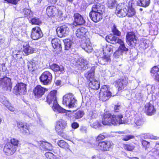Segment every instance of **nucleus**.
<instances>
[{"instance_id": "nucleus-32", "label": "nucleus", "mask_w": 159, "mask_h": 159, "mask_svg": "<svg viewBox=\"0 0 159 159\" xmlns=\"http://www.w3.org/2000/svg\"><path fill=\"white\" fill-rule=\"evenodd\" d=\"M82 48L88 53L91 52L93 50L91 43L89 42H86L82 45Z\"/></svg>"}, {"instance_id": "nucleus-39", "label": "nucleus", "mask_w": 159, "mask_h": 159, "mask_svg": "<svg viewBox=\"0 0 159 159\" xmlns=\"http://www.w3.org/2000/svg\"><path fill=\"white\" fill-rule=\"evenodd\" d=\"M84 115V113L82 111L78 110L75 112L73 116L76 119L81 118Z\"/></svg>"}, {"instance_id": "nucleus-47", "label": "nucleus", "mask_w": 159, "mask_h": 159, "mask_svg": "<svg viewBox=\"0 0 159 159\" xmlns=\"http://www.w3.org/2000/svg\"><path fill=\"white\" fill-rule=\"evenodd\" d=\"M10 143L13 145V147H15V148H16L17 149L18 145L19 143V141L18 140L16 139L13 138L11 140V142H10Z\"/></svg>"}, {"instance_id": "nucleus-45", "label": "nucleus", "mask_w": 159, "mask_h": 159, "mask_svg": "<svg viewBox=\"0 0 159 159\" xmlns=\"http://www.w3.org/2000/svg\"><path fill=\"white\" fill-rule=\"evenodd\" d=\"M112 31L114 35H117L119 36L120 35V32L116 28V26L115 25H114L113 26Z\"/></svg>"}, {"instance_id": "nucleus-5", "label": "nucleus", "mask_w": 159, "mask_h": 159, "mask_svg": "<svg viewBox=\"0 0 159 159\" xmlns=\"http://www.w3.org/2000/svg\"><path fill=\"white\" fill-rule=\"evenodd\" d=\"M99 94L100 100L103 102L107 100L112 95L109 86L106 85L102 87Z\"/></svg>"}, {"instance_id": "nucleus-23", "label": "nucleus", "mask_w": 159, "mask_h": 159, "mask_svg": "<svg viewBox=\"0 0 159 159\" xmlns=\"http://www.w3.org/2000/svg\"><path fill=\"white\" fill-rule=\"evenodd\" d=\"M79 60V63L78 64V67L79 70H84L88 68L89 65L86 60L80 58Z\"/></svg>"}, {"instance_id": "nucleus-60", "label": "nucleus", "mask_w": 159, "mask_h": 159, "mask_svg": "<svg viewBox=\"0 0 159 159\" xmlns=\"http://www.w3.org/2000/svg\"><path fill=\"white\" fill-rule=\"evenodd\" d=\"M71 127L74 129H76L79 127V124L76 122H74L71 124Z\"/></svg>"}, {"instance_id": "nucleus-11", "label": "nucleus", "mask_w": 159, "mask_h": 159, "mask_svg": "<svg viewBox=\"0 0 159 159\" xmlns=\"http://www.w3.org/2000/svg\"><path fill=\"white\" fill-rule=\"evenodd\" d=\"M43 36L40 28L38 26L33 28L31 30V38L34 40H38Z\"/></svg>"}, {"instance_id": "nucleus-61", "label": "nucleus", "mask_w": 159, "mask_h": 159, "mask_svg": "<svg viewBox=\"0 0 159 159\" xmlns=\"http://www.w3.org/2000/svg\"><path fill=\"white\" fill-rule=\"evenodd\" d=\"M5 1L9 3H11L14 4H16L19 0H5Z\"/></svg>"}, {"instance_id": "nucleus-53", "label": "nucleus", "mask_w": 159, "mask_h": 159, "mask_svg": "<svg viewBox=\"0 0 159 159\" xmlns=\"http://www.w3.org/2000/svg\"><path fill=\"white\" fill-rule=\"evenodd\" d=\"M122 55V52L121 51L118 49L116 51L114 54V55L115 57L118 58Z\"/></svg>"}, {"instance_id": "nucleus-48", "label": "nucleus", "mask_w": 159, "mask_h": 159, "mask_svg": "<svg viewBox=\"0 0 159 159\" xmlns=\"http://www.w3.org/2000/svg\"><path fill=\"white\" fill-rule=\"evenodd\" d=\"M134 136L133 135H125L123 136L122 139V140L124 141H127L130 139H134Z\"/></svg>"}, {"instance_id": "nucleus-37", "label": "nucleus", "mask_w": 159, "mask_h": 159, "mask_svg": "<svg viewBox=\"0 0 159 159\" xmlns=\"http://www.w3.org/2000/svg\"><path fill=\"white\" fill-rule=\"evenodd\" d=\"M23 14L25 17L27 18H31L33 17V14L31 10L25 8L23 9Z\"/></svg>"}, {"instance_id": "nucleus-31", "label": "nucleus", "mask_w": 159, "mask_h": 159, "mask_svg": "<svg viewBox=\"0 0 159 159\" xmlns=\"http://www.w3.org/2000/svg\"><path fill=\"white\" fill-rule=\"evenodd\" d=\"M89 86L92 89L97 90L99 88L100 83L98 81L94 79L90 81Z\"/></svg>"}, {"instance_id": "nucleus-64", "label": "nucleus", "mask_w": 159, "mask_h": 159, "mask_svg": "<svg viewBox=\"0 0 159 159\" xmlns=\"http://www.w3.org/2000/svg\"><path fill=\"white\" fill-rule=\"evenodd\" d=\"M120 108V105H115L114 107V110L115 112H117L118 111Z\"/></svg>"}, {"instance_id": "nucleus-17", "label": "nucleus", "mask_w": 159, "mask_h": 159, "mask_svg": "<svg viewBox=\"0 0 159 159\" xmlns=\"http://www.w3.org/2000/svg\"><path fill=\"white\" fill-rule=\"evenodd\" d=\"M16 149L13 146L10 142L7 143L4 146L3 151L6 155L9 156L13 154L16 151Z\"/></svg>"}, {"instance_id": "nucleus-44", "label": "nucleus", "mask_w": 159, "mask_h": 159, "mask_svg": "<svg viewBox=\"0 0 159 159\" xmlns=\"http://www.w3.org/2000/svg\"><path fill=\"white\" fill-rule=\"evenodd\" d=\"M124 148L128 151H132L135 148L134 144H126L124 145Z\"/></svg>"}, {"instance_id": "nucleus-36", "label": "nucleus", "mask_w": 159, "mask_h": 159, "mask_svg": "<svg viewBox=\"0 0 159 159\" xmlns=\"http://www.w3.org/2000/svg\"><path fill=\"white\" fill-rule=\"evenodd\" d=\"M65 49L68 50L73 44V42L70 39H66L64 40Z\"/></svg>"}, {"instance_id": "nucleus-6", "label": "nucleus", "mask_w": 159, "mask_h": 159, "mask_svg": "<svg viewBox=\"0 0 159 159\" xmlns=\"http://www.w3.org/2000/svg\"><path fill=\"white\" fill-rule=\"evenodd\" d=\"M67 126L66 121L60 119L57 121L55 127V130L58 134L65 139H66L67 137L64 135L63 131Z\"/></svg>"}, {"instance_id": "nucleus-40", "label": "nucleus", "mask_w": 159, "mask_h": 159, "mask_svg": "<svg viewBox=\"0 0 159 159\" xmlns=\"http://www.w3.org/2000/svg\"><path fill=\"white\" fill-rule=\"evenodd\" d=\"M97 116L96 112L95 111H90L89 115L88 116V119H90L89 121V122L91 123L93 122L92 119L95 118Z\"/></svg>"}, {"instance_id": "nucleus-19", "label": "nucleus", "mask_w": 159, "mask_h": 159, "mask_svg": "<svg viewBox=\"0 0 159 159\" xmlns=\"http://www.w3.org/2000/svg\"><path fill=\"white\" fill-rule=\"evenodd\" d=\"M17 126L21 132L23 134L28 135L30 134L29 127L26 124L21 122H18L17 123Z\"/></svg>"}, {"instance_id": "nucleus-63", "label": "nucleus", "mask_w": 159, "mask_h": 159, "mask_svg": "<svg viewBox=\"0 0 159 159\" xmlns=\"http://www.w3.org/2000/svg\"><path fill=\"white\" fill-rule=\"evenodd\" d=\"M136 99L138 100H140L142 98V95L141 93H139L136 94L135 95Z\"/></svg>"}, {"instance_id": "nucleus-29", "label": "nucleus", "mask_w": 159, "mask_h": 159, "mask_svg": "<svg viewBox=\"0 0 159 159\" xmlns=\"http://www.w3.org/2000/svg\"><path fill=\"white\" fill-rule=\"evenodd\" d=\"M145 107L148 115H152L155 113L156 110L152 105L148 103L145 105Z\"/></svg>"}, {"instance_id": "nucleus-38", "label": "nucleus", "mask_w": 159, "mask_h": 159, "mask_svg": "<svg viewBox=\"0 0 159 159\" xmlns=\"http://www.w3.org/2000/svg\"><path fill=\"white\" fill-rule=\"evenodd\" d=\"M85 76L89 81L94 79V71L92 70L85 74Z\"/></svg>"}, {"instance_id": "nucleus-41", "label": "nucleus", "mask_w": 159, "mask_h": 159, "mask_svg": "<svg viewBox=\"0 0 159 159\" xmlns=\"http://www.w3.org/2000/svg\"><path fill=\"white\" fill-rule=\"evenodd\" d=\"M118 43L120 44L118 49L120 50L122 52H126L128 51V49L125 47L124 42L121 39L119 42Z\"/></svg>"}, {"instance_id": "nucleus-10", "label": "nucleus", "mask_w": 159, "mask_h": 159, "mask_svg": "<svg viewBox=\"0 0 159 159\" xmlns=\"http://www.w3.org/2000/svg\"><path fill=\"white\" fill-rule=\"evenodd\" d=\"M52 75L48 71L44 72L39 78L41 82L44 85H47L51 82Z\"/></svg>"}, {"instance_id": "nucleus-30", "label": "nucleus", "mask_w": 159, "mask_h": 159, "mask_svg": "<svg viewBox=\"0 0 159 159\" xmlns=\"http://www.w3.org/2000/svg\"><path fill=\"white\" fill-rule=\"evenodd\" d=\"M23 48L24 52L27 55L33 53L36 51L35 48L31 47L28 44L25 45H24Z\"/></svg>"}, {"instance_id": "nucleus-16", "label": "nucleus", "mask_w": 159, "mask_h": 159, "mask_svg": "<svg viewBox=\"0 0 159 159\" xmlns=\"http://www.w3.org/2000/svg\"><path fill=\"white\" fill-rule=\"evenodd\" d=\"M99 57L100 64L102 65L108 64L111 62L110 54L106 52H104L102 54L100 55Z\"/></svg>"}, {"instance_id": "nucleus-62", "label": "nucleus", "mask_w": 159, "mask_h": 159, "mask_svg": "<svg viewBox=\"0 0 159 159\" xmlns=\"http://www.w3.org/2000/svg\"><path fill=\"white\" fill-rule=\"evenodd\" d=\"M5 65V64L4 63H0V72L4 71L6 70V68Z\"/></svg>"}, {"instance_id": "nucleus-8", "label": "nucleus", "mask_w": 159, "mask_h": 159, "mask_svg": "<svg viewBox=\"0 0 159 159\" xmlns=\"http://www.w3.org/2000/svg\"><path fill=\"white\" fill-rule=\"evenodd\" d=\"M0 86H2L4 90L11 91L12 87L11 80L7 77H5L0 79Z\"/></svg>"}, {"instance_id": "nucleus-9", "label": "nucleus", "mask_w": 159, "mask_h": 159, "mask_svg": "<svg viewBox=\"0 0 159 159\" xmlns=\"http://www.w3.org/2000/svg\"><path fill=\"white\" fill-rule=\"evenodd\" d=\"M13 92L16 95H23L26 93V85L22 83H18L14 87Z\"/></svg>"}, {"instance_id": "nucleus-50", "label": "nucleus", "mask_w": 159, "mask_h": 159, "mask_svg": "<svg viewBox=\"0 0 159 159\" xmlns=\"http://www.w3.org/2000/svg\"><path fill=\"white\" fill-rule=\"evenodd\" d=\"M158 72H159V67L157 66H155L153 67L151 70V73L153 74V75H154V74H157Z\"/></svg>"}, {"instance_id": "nucleus-58", "label": "nucleus", "mask_w": 159, "mask_h": 159, "mask_svg": "<svg viewBox=\"0 0 159 159\" xmlns=\"http://www.w3.org/2000/svg\"><path fill=\"white\" fill-rule=\"evenodd\" d=\"M113 50V47L111 45H107L105 48V51L109 52H112Z\"/></svg>"}, {"instance_id": "nucleus-49", "label": "nucleus", "mask_w": 159, "mask_h": 159, "mask_svg": "<svg viewBox=\"0 0 159 159\" xmlns=\"http://www.w3.org/2000/svg\"><path fill=\"white\" fill-rule=\"evenodd\" d=\"M149 41L147 40H143L141 42V45L143 48L146 49L148 47Z\"/></svg>"}, {"instance_id": "nucleus-52", "label": "nucleus", "mask_w": 159, "mask_h": 159, "mask_svg": "<svg viewBox=\"0 0 159 159\" xmlns=\"http://www.w3.org/2000/svg\"><path fill=\"white\" fill-rule=\"evenodd\" d=\"M0 101L5 105L8 104L9 102L4 96H2L0 97Z\"/></svg>"}, {"instance_id": "nucleus-27", "label": "nucleus", "mask_w": 159, "mask_h": 159, "mask_svg": "<svg viewBox=\"0 0 159 159\" xmlns=\"http://www.w3.org/2000/svg\"><path fill=\"white\" fill-rule=\"evenodd\" d=\"M87 32V30L86 29L83 27H81L77 29L75 34L77 37L82 38L85 36Z\"/></svg>"}, {"instance_id": "nucleus-4", "label": "nucleus", "mask_w": 159, "mask_h": 159, "mask_svg": "<svg viewBox=\"0 0 159 159\" xmlns=\"http://www.w3.org/2000/svg\"><path fill=\"white\" fill-rule=\"evenodd\" d=\"M77 100L72 93L65 94L63 98L62 103L69 108L75 107L77 105Z\"/></svg>"}, {"instance_id": "nucleus-28", "label": "nucleus", "mask_w": 159, "mask_h": 159, "mask_svg": "<svg viewBox=\"0 0 159 159\" xmlns=\"http://www.w3.org/2000/svg\"><path fill=\"white\" fill-rule=\"evenodd\" d=\"M51 43L54 49H56L58 51H60L61 50V42L58 39L55 38L52 39Z\"/></svg>"}, {"instance_id": "nucleus-35", "label": "nucleus", "mask_w": 159, "mask_h": 159, "mask_svg": "<svg viewBox=\"0 0 159 159\" xmlns=\"http://www.w3.org/2000/svg\"><path fill=\"white\" fill-rule=\"evenodd\" d=\"M51 68L54 71H60L61 72L64 70V68L62 66H59L58 65L53 64L50 66Z\"/></svg>"}, {"instance_id": "nucleus-57", "label": "nucleus", "mask_w": 159, "mask_h": 159, "mask_svg": "<svg viewBox=\"0 0 159 159\" xmlns=\"http://www.w3.org/2000/svg\"><path fill=\"white\" fill-rule=\"evenodd\" d=\"M5 106L7 107V108L10 111H15V108L11 106L10 104L9 103V102L8 104L5 105Z\"/></svg>"}, {"instance_id": "nucleus-24", "label": "nucleus", "mask_w": 159, "mask_h": 159, "mask_svg": "<svg viewBox=\"0 0 159 159\" xmlns=\"http://www.w3.org/2000/svg\"><path fill=\"white\" fill-rule=\"evenodd\" d=\"M57 9L53 6H49L47 7L46 12L49 17L54 16L57 14Z\"/></svg>"}, {"instance_id": "nucleus-3", "label": "nucleus", "mask_w": 159, "mask_h": 159, "mask_svg": "<svg viewBox=\"0 0 159 159\" xmlns=\"http://www.w3.org/2000/svg\"><path fill=\"white\" fill-rule=\"evenodd\" d=\"M104 11L103 5L98 3L94 5L89 14L90 17L93 22H98L102 19Z\"/></svg>"}, {"instance_id": "nucleus-26", "label": "nucleus", "mask_w": 159, "mask_h": 159, "mask_svg": "<svg viewBox=\"0 0 159 159\" xmlns=\"http://www.w3.org/2000/svg\"><path fill=\"white\" fill-rule=\"evenodd\" d=\"M27 66L29 70L31 72H33L36 70L38 66L37 62L34 60L30 61H28Z\"/></svg>"}, {"instance_id": "nucleus-34", "label": "nucleus", "mask_w": 159, "mask_h": 159, "mask_svg": "<svg viewBox=\"0 0 159 159\" xmlns=\"http://www.w3.org/2000/svg\"><path fill=\"white\" fill-rule=\"evenodd\" d=\"M32 18L31 19L30 22L32 25H40L42 24L41 20L38 17H34L33 16V17H31Z\"/></svg>"}, {"instance_id": "nucleus-46", "label": "nucleus", "mask_w": 159, "mask_h": 159, "mask_svg": "<svg viewBox=\"0 0 159 159\" xmlns=\"http://www.w3.org/2000/svg\"><path fill=\"white\" fill-rule=\"evenodd\" d=\"M45 156L47 158L49 159H53L56 158V156L50 152H47L45 153Z\"/></svg>"}, {"instance_id": "nucleus-22", "label": "nucleus", "mask_w": 159, "mask_h": 159, "mask_svg": "<svg viewBox=\"0 0 159 159\" xmlns=\"http://www.w3.org/2000/svg\"><path fill=\"white\" fill-rule=\"evenodd\" d=\"M74 25L75 24L77 25H81L85 23V20L83 16L78 13H75L74 15Z\"/></svg>"}, {"instance_id": "nucleus-51", "label": "nucleus", "mask_w": 159, "mask_h": 159, "mask_svg": "<svg viewBox=\"0 0 159 159\" xmlns=\"http://www.w3.org/2000/svg\"><path fill=\"white\" fill-rule=\"evenodd\" d=\"M155 87L154 86L149 85L147 86V92L148 94L152 93H153V90L154 89Z\"/></svg>"}, {"instance_id": "nucleus-20", "label": "nucleus", "mask_w": 159, "mask_h": 159, "mask_svg": "<svg viewBox=\"0 0 159 159\" xmlns=\"http://www.w3.org/2000/svg\"><path fill=\"white\" fill-rule=\"evenodd\" d=\"M135 2L134 1H130L129 2V7H128L127 15L128 16L131 17L136 13L134 7L135 6Z\"/></svg>"}, {"instance_id": "nucleus-14", "label": "nucleus", "mask_w": 159, "mask_h": 159, "mask_svg": "<svg viewBox=\"0 0 159 159\" xmlns=\"http://www.w3.org/2000/svg\"><path fill=\"white\" fill-rule=\"evenodd\" d=\"M56 31L58 37L61 38L67 36L69 31V28L66 25L58 27Z\"/></svg>"}, {"instance_id": "nucleus-54", "label": "nucleus", "mask_w": 159, "mask_h": 159, "mask_svg": "<svg viewBox=\"0 0 159 159\" xmlns=\"http://www.w3.org/2000/svg\"><path fill=\"white\" fill-rule=\"evenodd\" d=\"M90 126L96 129L98 128L100 126V125L98 121H96L93 124H91Z\"/></svg>"}, {"instance_id": "nucleus-2", "label": "nucleus", "mask_w": 159, "mask_h": 159, "mask_svg": "<svg viewBox=\"0 0 159 159\" xmlns=\"http://www.w3.org/2000/svg\"><path fill=\"white\" fill-rule=\"evenodd\" d=\"M57 90H54L50 92L47 97V102L49 104H52V108L55 112L60 113H65L66 110L61 107L57 103Z\"/></svg>"}, {"instance_id": "nucleus-25", "label": "nucleus", "mask_w": 159, "mask_h": 159, "mask_svg": "<svg viewBox=\"0 0 159 159\" xmlns=\"http://www.w3.org/2000/svg\"><path fill=\"white\" fill-rule=\"evenodd\" d=\"M106 39L107 42L113 44L118 43L121 40L119 39L118 37L111 34L107 36L106 37Z\"/></svg>"}, {"instance_id": "nucleus-21", "label": "nucleus", "mask_w": 159, "mask_h": 159, "mask_svg": "<svg viewBox=\"0 0 159 159\" xmlns=\"http://www.w3.org/2000/svg\"><path fill=\"white\" fill-rule=\"evenodd\" d=\"M127 79L126 78L120 79L117 80V84L119 91L124 89L127 85Z\"/></svg>"}, {"instance_id": "nucleus-55", "label": "nucleus", "mask_w": 159, "mask_h": 159, "mask_svg": "<svg viewBox=\"0 0 159 159\" xmlns=\"http://www.w3.org/2000/svg\"><path fill=\"white\" fill-rule=\"evenodd\" d=\"M146 136H145V138H148L151 139H157V137L152 135L150 134H146Z\"/></svg>"}, {"instance_id": "nucleus-7", "label": "nucleus", "mask_w": 159, "mask_h": 159, "mask_svg": "<svg viewBox=\"0 0 159 159\" xmlns=\"http://www.w3.org/2000/svg\"><path fill=\"white\" fill-rule=\"evenodd\" d=\"M127 5H125L124 4H121L120 5L119 4L116 7L115 13L119 17H125L127 15Z\"/></svg>"}, {"instance_id": "nucleus-42", "label": "nucleus", "mask_w": 159, "mask_h": 159, "mask_svg": "<svg viewBox=\"0 0 159 159\" xmlns=\"http://www.w3.org/2000/svg\"><path fill=\"white\" fill-rule=\"evenodd\" d=\"M108 7L112 9L115 7L116 5V0H107V3Z\"/></svg>"}, {"instance_id": "nucleus-56", "label": "nucleus", "mask_w": 159, "mask_h": 159, "mask_svg": "<svg viewBox=\"0 0 159 159\" xmlns=\"http://www.w3.org/2000/svg\"><path fill=\"white\" fill-rule=\"evenodd\" d=\"M142 145L146 148H148L150 146L149 142L143 140L142 142Z\"/></svg>"}, {"instance_id": "nucleus-59", "label": "nucleus", "mask_w": 159, "mask_h": 159, "mask_svg": "<svg viewBox=\"0 0 159 159\" xmlns=\"http://www.w3.org/2000/svg\"><path fill=\"white\" fill-rule=\"evenodd\" d=\"M105 138V136L102 134H100L99 135L97 138V140L98 141L104 139Z\"/></svg>"}, {"instance_id": "nucleus-43", "label": "nucleus", "mask_w": 159, "mask_h": 159, "mask_svg": "<svg viewBox=\"0 0 159 159\" xmlns=\"http://www.w3.org/2000/svg\"><path fill=\"white\" fill-rule=\"evenodd\" d=\"M58 146L61 148H68V145L67 143L63 140L59 141L57 143Z\"/></svg>"}, {"instance_id": "nucleus-12", "label": "nucleus", "mask_w": 159, "mask_h": 159, "mask_svg": "<svg viewBox=\"0 0 159 159\" xmlns=\"http://www.w3.org/2000/svg\"><path fill=\"white\" fill-rule=\"evenodd\" d=\"M126 42L131 47H134L137 42V39L135 34L133 32H129L126 36Z\"/></svg>"}, {"instance_id": "nucleus-33", "label": "nucleus", "mask_w": 159, "mask_h": 159, "mask_svg": "<svg viewBox=\"0 0 159 159\" xmlns=\"http://www.w3.org/2000/svg\"><path fill=\"white\" fill-rule=\"evenodd\" d=\"M150 3V0H139L136 3L137 6L144 7H148Z\"/></svg>"}, {"instance_id": "nucleus-1", "label": "nucleus", "mask_w": 159, "mask_h": 159, "mask_svg": "<svg viewBox=\"0 0 159 159\" xmlns=\"http://www.w3.org/2000/svg\"><path fill=\"white\" fill-rule=\"evenodd\" d=\"M102 123L104 125H117L127 123L131 125L135 124L137 126H140L143 125V121L142 118L136 116L133 121L127 122L121 114L112 115L110 113H106L104 115Z\"/></svg>"}, {"instance_id": "nucleus-18", "label": "nucleus", "mask_w": 159, "mask_h": 159, "mask_svg": "<svg viewBox=\"0 0 159 159\" xmlns=\"http://www.w3.org/2000/svg\"><path fill=\"white\" fill-rule=\"evenodd\" d=\"M38 145L41 150L44 151H51L53 149V147L50 143L43 141L37 142Z\"/></svg>"}, {"instance_id": "nucleus-15", "label": "nucleus", "mask_w": 159, "mask_h": 159, "mask_svg": "<svg viewBox=\"0 0 159 159\" xmlns=\"http://www.w3.org/2000/svg\"><path fill=\"white\" fill-rule=\"evenodd\" d=\"M47 89L40 85L37 86L34 89L33 92L35 98L38 99L41 98Z\"/></svg>"}, {"instance_id": "nucleus-13", "label": "nucleus", "mask_w": 159, "mask_h": 159, "mask_svg": "<svg viewBox=\"0 0 159 159\" xmlns=\"http://www.w3.org/2000/svg\"><path fill=\"white\" fill-rule=\"evenodd\" d=\"M113 145L111 141H105L99 142L96 148L98 150L102 151L109 150Z\"/></svg>"}]
</instances>
